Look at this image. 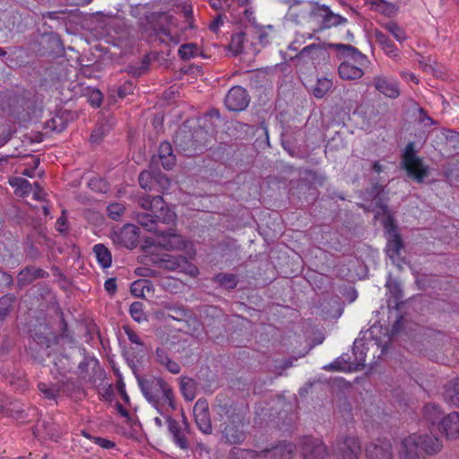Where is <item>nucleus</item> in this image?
<instances>
[{"mask_svg":"<svg viewBox=\"0 0 459 459\" xmlns=\"http://www.w3.org/2000/svg\"><path fill=\"white\" fill-rule=\"evenodd\" d=\"M214 411L215 420L220 421L219 429L225 441L231 445L242 443L247 437L244 413L229 402L218 403Z\"/></svg>","mask_w":459,"mask_h":459,"instance_id":"obj_1","label":"nucleus"},{"mask_svg":"<svg viewBox=\"0 0 459 459\" xmlns=\"http://www.w3.org/2000/svg\"><path fill=\"white\" fill-rule=\"evenodd\" d=\"M139 205L152 213H140L137 215L138 223L148 231H159L158 221L165 224L173 223L176 221V212L166 205L160 195H144L139 198Z\"/></svg>","mask_w":459,"mask_h":459,"instance_id":"obj_2","label":"nucleus"},{"mask_svg":"<svg viewBox=\"0 0 459 459\" xmlns=\"http://www.w3.org/2000/svg\"><path fill=\"white\" fill-rule=\"evenodd\" d=\"M137 380L143 394L155 408L168 406L175 409L172 389L163 379L149 377H137Z\"/></svg>","mask_w":459,"mask_h":459,"instance_id":"obj_3","label":"nucleus"},{"mask_svg":"<svg viewBox=\"0 0 459 459\" xmlns=\"http://www.w3.org/2000/svg\"><path fill=\"white\" fill-rule=\"evenodd\" d=\"M335 48L343 57L338 68L340 77L349 81L361 78L363 67L368 63V57L351 45L337 44Z\"/></svg>","mask_w":459,"mask_h":459,"instance_id":"obj_4","label":"nucleus"},{"mask_svg":"<svg viewBox=\"0 0 459 459\" xmlns=\"http://www.w3.org/2000/svg\"><path fill=\"white\" fill-rule=\"evenodd\" d=\"M377 211H376V218L380 219L387 238L385 252L387 256L394 263L400 256L403 249V242L397 232L394 220L389 213L386 204L377 202Z\"/></svg>","mask_w":459,"mask_h":459,"instance_id":"obj_5","label":"nucleus"},{"mask_svg":"<svg viewBox=\"0 0 459 459\" xmlns=\"http://www.w3.org/2000/svg\"><path fill=\"white\" fill-rule=\"evenodd\" d=\"M402 166L408 176L419 183L429 175V167L417 155L414 143H409L406 145L402 157Z\"/></svg>","mask_w":459,"mask_h":459,"instance_id":"obj_6","label":"nucleus"},{"mask_svg":"<svg viewBox=\"0 0 459 459\" xmlns=\"http://www.w3.org/2000/svg\"><path fill=\"white\" fill-rule=\"evenodd\" d=\"M154 244L166 250L186 249L189 258H193L195 255V250L192 243L186 240L182 235L177 234L174 231L160 232L157 235Z\"/></svg>","mask_w":459,"mask_h":459,"instance_id":"obj_7","label":"nucleus"},{"mask_svg":"<svg viewBox=\"0 0 459 459\" xmlns=\"http://www.w3.org/2000/svg\"><path fill=\"white\" fill-rule=\"evenodd\" d=\"M361 451L360 439L353 433L342 435L336 440L334 453L340 459H359Z\"/></svg>","mask_w":459,"mask_h":459,"instance_id":"obj_8","label":"nucleus"},{"mask_svg":"<svg viewBox=\"0 0 459 459\" xmlns=\"http://www.w3.org/2000/svg\"><path fill=\"white\" fill-rule=\"evenodd\" d=\"M299 449L303 459H325L327 456V447L319 439L303 437L299 441Z\"/></svg>","mask_w":459,"mask_h":459,"instance_id":"obj_9","label":"nucleus"},{"mask_svg":"<svg viewBox=\"0 0 459 459\" xmlns=\"http://www.w3.org/2000/svg\"><path fill=\"white\" fill-rule=\"evenodd\" d=\"M110 238L117 247L132 249L138 242V228L134 224H126L123 228L114 230Z\"/></svg>","mask_w":459,"mask_h":459,"instance_id":"obj_10","label":"nucleus"},{"mask_svg":"<svg viewBox=\"0 0 459 459\" xmlns=\"http://www.w3.org/2000/svg\"><path fill=\"white\" fill-rule=\"evenodd\" d=\"M366 459H394L393 445L388 439H377L366 446Z\"/></svg>","mask_w":459,"mask_h":459,"instance_id":"obj_11","label":"nucleus"},{"mask_svg":"<svg viewBox=\"0 0 459 459\" xmlns=\"http://www.w3.org/2000/svg\"><path fill=\"white\" fill-rule=\"evenodd\" d=\"M420 436L411 434L401 439L398 446V459H420Z\"/></svg>","mask_w":459,"mask_h":459,"instance_id":"obj_12","label":"nucleus"},{"mask_svg":"<svg viewBox=\"0 0 459 459\" xmlns=\"http://www.w3.org/2000/svg\"><path fill=\"white\" fill-rule=\"evenodd\" d=\"M194 417L198 429L206 435L212 434V427L206 400L199 399L194 406Z\"/></svg>","mask_w":459,"mask_h":459,"instance_id":"obj_13","label":"nucleus"},{"mask_svg":"<svg viewBox=\"0 0 459 459\" xmlns=\"http://www.w3.org/2000/svg\"><path fill=\"white\" fill-rule=\"evenodd\" d=\"M248 103V94L241 86L232 87L225 98V105L231 111H241L247 107Z\"/></svg>","mask_w":459,"mask_h":459,"instance_id":"obj_14","label":"nucleus"},{"mask_svg":"<svg viewBox=\"0 0 459 459\" xmlns=\"http://www.w3.org/2000/svg\"><path fill=\"white\" fill-rule=\"evenodd\" d=\"M358 350H359L358 341H356L354 342V346H353V353L355 356L354 362H348V360L345 359L344 356H341L340 358L336 359L332 363L324 366L323 368L325 370H328V371H351V370H353L355 366L362 364L365 361V354L362 351H360L359 356H358Z\"/></svg>","mask_w":459,"mask_h":459,"instance_id":"obj_15","label":"nucleus"},{"mask_svg":"<svg viewBox=\"0 0 459 459\" xmlns=\"http://www.w3.org/2000/svg\"><path fill=\"white\" fill-rule=\"evenodd\" d=\"M163 267L170 271H179L190 276L198 274V269L195 265L188 262L184 256L166 255L162 259Z\"/></svg>","mask_w":459,"mask_h":459,"instance_id":"obj_16","label":"nucleus"},{"mask_svg":"<svg viewBox=\"0 0 459 459\" xmlns=\"http://www.w3.org/2000/svg\"><path fill=\"white\" fill-rule=\"evenodd\" d=\"M327 56L326 50L319 44H311L305 47L296 56L302 64L316 65Z\"/></svg>","mask_w":459,"mask_h":459,"instance_id":"obj_17","label":"nucleus"},{"mask_svg":"<svg viewBox=\"0 0 459 459\" xmlns=\"http://www.w3.org/2000/svg\"><path fill=\"white\" fill-rule=\"evenodd\" d=\"M374 86L377 91L390 99H396L400 95L398 82L390 77L378 75L374 78Z\"/></svg>","mask_w":459,"mask_h":459,"instance_id":"obj_18","label":"nucleus"},{"mask_svg":"<svg viewBox=\"0 0 459 459\" xmlns=\"http://www.w3.org/2000/svg\"><path fill=\"white\" fill-rule=\"evenodd\" d=\"M297 446L289 442H282L272 448L262 450L264 459H291Z\"/></svg>","mask_w":459,"mask_h":459,"instance_id":"obj_19","label":"nucleus"},{"mask_svg":"<svg viewBox=\"0 0 459 459\" xmlns=\"http://www.w3.org/2000/svg\"><path fill=\"white\" fill-rule=\"evenodd\" d=\"M316 13L322 19V28L328 29L347 22V19L340 14L333 13L325 4L317 7Z\"/></svg>","mask_w":459,"mask_h":459,"instance_id":"obj_20","label":"nucleus"},{"mask_svg":"<svg viewBox=\"0 0 459 459\" xmlns=\"http://www.w3.org/2000/svg\"><path fill=\"white\" fill-rule=\"evenodd\" d=\"M439 429L447 438H457L459 437V413L455 411L444 416L440 421Z\"/></svg>","mask_w":459,"mask_h":459,"instance_id":"obj_21","label":"nucleus"},{"mask_svg":"<svg viewBox=\"0 0 459 459\" xmlns=\"http://www.w3.org/2000/svg\"><path fill=\"white\" fill-rule=\"evenodd\" d=\"M169 430L172 435L174 443L181 449L186 450L188 448V442L186 437V423L185 422V429H183L179 424L172 419H168Z\"/></svg>","mask_w":459,"mask_h":459,"instance_id":"obj_22","label":"nucleus"},{"mask_svg":"<svg viewBox=\"0 0 459 459\" xmlns=\"http://www.w3.org/2000/svg\"><path fill=\"white\" fill-rule=\"evenodd\" d=\"M420 447L429 455L437 454L442 449V441L436 436L430 434L419 435Z\"/></svg>","mask_w":459,"mask_h":459,"instance_id":"obj_23","label":"nucleus"},{"mask_svg":"<svg viewBox=\"0 0 459 459\" xmlns=\"http://www.w3.org/2000/svg\"><path fill=\"white\" fill-rule=\"evenodd\" d=\"M374 35L376 41L381 47L385 55L393 59H396L399 56V50L384 32L377 30Z\"/></svg>","mask_w":459,"mask_h":459,"instance_id":"obj_24","label":"nucleus"},{"mask_svg":"<svg viewBox=\"0 0 459 459\" xmlns=\"http://www.w3.org/2000/svg\"><path fill=\"white\" fill-rule=\"evenodd\" d=\"M159 157L164 169H170L175 164L176 158L170 143L163 142L159 148Z\"/></svg>","mask_w":459,"mask_h":459,"instance_id":"obj_25","label":"nucleus"},{"mask_svg":"<svg viewBox=\"0 0 459 459\" xmlns=\"http://www.w3.org/2000/svg\"><path fill=\"white\" fill-rule=\"evenodd\" d=\"M156 360L165 366L166 368L173 374H178L180 372V366L178 363L169 359L168 351L164 348H157Z\"/></svg>","mask_w":459,"mask_h":459,"instance_id":"obj_26","label":"nucleus"},{"mask_svg":"<svg viewBox=\"0 0 459 459\" xmlns=\"http://www.w3.org/2000/svg\"><path fill=\"white\" fill-rule=\"evenodd\" d=\"M9 184L15 188V194L20 196L28 195L33 191V185L23 178H9Z\"/></svg>","mask_w":459,"mask_h":459,"instance_id":"obj_27","label":"nucleus"},{"mask_svg":"<svg viewBox=\"0 0 459 459\" xmlns=\"http://www.w3.org/2000/svg\"><path fill=\"white\" fill-rule=\"evenodd\" d=\"M423 418L430 424L439 423L443 418V411L436 403H427L423 407Z\"/></svg>","mask_w":459,"mask_h":459,"instance_id":"obj_28","label":"nucleus"},{"mask_svg":"<svg viewBox=\"0 0 459 459\" xmlns=\"http://www.w3.org/2000/svg\"><path fill=\"white\" fill-rule=\"evenodd\" d=\"M93 253L98 263L103 268H108L111 265L112 258L109 250L102 244H97L93 247Z\"/></svg>","mask_w":459,"mask_h":459,"instance_id":"obj_29","label":"nucleus"},{"mask_svg":"<svg viewBox=\"0 0 459 459\" xmlns=\"http://www.w3.org/2000/svg\"><path fill=\"white\" fill-rule=\"evenodd\" d=\"M151 292H153V285L149 280H137L131 285V293L135 297H144Z\"/></svg>","mask_w":459,"mask_h":459,"instance_id":"obj_30","label":"nucleus"},{"mask_svg":"<svg viewBox=\"0 0 459 459\" xmlns=\"http://www.w3.org/2000/svg\"><path fill=\"white\" fill-rule=\"evenodd\" d=\"M444 397L450 403L459 406V379L451 381L446 385Z\"/></svg>","mask_w":459,"mask_h":459,"instance_id":"obj_31","label":"nucleus"},{"mask_svg":"<svg viewBox=\"0 0 459 459\" xmlns=\"http://www.w3.org/2000/svg\"><path fill=\"white\" fill-rule=\"evenodd\" d=\"M230 459H264L262 451L256 452L238 447L233 448L230 453Z\"/></svg>","mask_w":459,"mask_h":459,"instance_id":"obj_32","label":"nucleus"},{"mask_svg":"<svg viewBox=\"0 0 459 459\" xmlns=\"http://www.w3.org/2000/svg\"><path fill=\"white\" fill-rule=\"evenodd\" d=\"M333 82L326 77L318 78L312 92L316 98H323L332 88Z\"/></svg>","mask_w":459,"mask_h":459,"instance_id":"obj_33","label":"nucleus"},{"mask_svg":"<svg viewBox=\"0 0 459 459\" xmlns=\"http://www.w3.org/2000/svg\"><path fill=\"white\" fill-rule=\"evenodd\" d=\"M246 40V34L244 32H238L231 37L230 48L234 55H239L244 49V42Z\"/></svg>","mask_w":459,"mask_h":459,"instance_id":"obj_34","label":"nucleus"},{"mask_svg":"<svg viewBox=\"0 0 459 459\" xmlns=\"http://www.w3.org/2000/svg\"><path fill=\"white\" fill-rule=\"evenodd\" d=\"M384 28L390 32L399 43H403L407 39L405 31L397 23L388 22L384 25Z\"/></svg>","mask_w":459,"mask_h":459,"instance_id":"obj_35","label":"nucleus"},{"mask_svg":"<svg viewBox=\"0 0 459 459\" xmlns=\"http://www.w3.org/2000/svg\"><path fill=\"white\" fill-rule=\"evenodd\" d=\"M215 281L227 289H233L238 284V279L232 273H219L215 276Z\"/></svg>","mask_w":459,"mask_h":459,"instance_id":"obj_36","label":"nucleus"},{"mask_svg":"<svg viewBox=\"0 0 459 459\" xmlns=\"http://www.w3.org/2000/svg\"><path fill=\"white\" fill-rule=\"evenodd\" d=\"M130 315L136 322H143L146 320V316L143 311V304L139 301H135L131 304L129 309Z\"/></svg>","mask_w":459,"mask_h":459,"instance_id":"obj_37","label":"nucleus"},{"mask_svg":"<svg viewBox=\"0 0 459 459\" xmlns=\"http://www.w3.org/2000/svg\"><path fill=\"white\" fill-rule=\"evenodd\" d=\"M107 211H108V216L112 220L118 221V220H120V218L124 214V212L126 211V207H125V205L123 204L113 203V204H110L107 207Z\"/></svg>","mask_w":459,"mask_h":459,"instance_id":"obj_38","label":"nucleus"},{"mask_svg":"<svg viewBox=\"0 0 459 459\" xmlns=\"http://www.w3.org/2000/svg\"><path fill=\"white\" fill-rule=\"evenodd\" d=\"M385 287L389 290L390 293L393 295L394 299L399 300L402 299V287L398 281L392 279L391 277L388 278Z\"/></svg>","mask_w":459,"mask_h":459,"instance_id":"obj_39","label":"nucleus"},{"mask_svg":"<svg viewBox=\"0 0 459 459\" xmlns=\"http://www.w3.org/2000/svg\"><path fill=\"white\" fill-rule=\"evenodd\" d=\"M14 299L13 296L6 295L0 299V317L5 316L13 307Z\"/></svg>","mask_w":459,"mask_h":459,"instance_id":"obj_40","label":"nucleus"},{"mask_svg":"<svg viewBox=\"0 0 459 459\" xmlns=\"http://www.w3.org/2000/svg\"><path fill=\"white\" fill-rule=\"evenodd\" d=\"M38 387L39 392L49 400L55 399L58 394V389L54 385L48 386L45 383H39Z\"/></svg>","mask_w":459,"mask_h":459,"instance_id":"obj_41","label":"nucleus"},{"mask_svg":"<svg viewBox=\"0 0 459 459\" xmlns=\"http://www.w3.org/2000/svg\"><path fill=\"white\" fill-rule=\"evenodd\" d=\"M197 47L195 44H184L178 49L179 56L184 59H189L195 56Z\"/></svg>","mask_w":459,"mask_h":459,"instance_id":"obj_42","label":"nucleus"},{"mask_svg":"<svg viewBox=\"0 0 459 459\" xmlns=\"http://www.w3.org/2000/svg\"><path fill=\"white\" fill-rule=\"evenodd\" d=\"M152 176L148 171H143L139 176V184L143 189H151L152 185Z\"/></svg>","mask_w":459,"mask_h":459,"instance_id":"obj_43","label":"nucleus"},{"mask_svg":"<svg viewBox=\"0 0 459 459\" xmlns=\"http://www.w3.org/2000/svg\"><path fill=\"white\" fill-rule=\"evenodd\" d=\"M36 276L32 273L31 270L26 268L22 270L18 275V283L21 285L30 282Z\"/></svg>","mask_w":459,"mask_h":459,"instance_id":"obj_44","label":"nucleus"},{"mask_svg":"<svg viewBox=\"0 0 459 459\" xmlns=\"http://www.w3.org/2000/svg\"><path fill=\"white\" fill-rule=\"evenodd\" d=\"M89 186L96 192H106L108 190L106 182L98 178L91 179L89 181Z\"/></svg>","mask_w":459,"mask_h":459,"instance_id":"obj_45","label":"nucleus"},{"mask_svg":"<svg viewBox=\"0 0 459 459\" xmlns=\"http://www.w3.org/2000/svg\"><path fill=\"white\" fill-rule=\"evenodd\" d=\"M95 444L99 445L100 447L105 449H111L115 447V443L111 440L102 438V437H92Z\"/></svg>","mask_w":459,"mask_h":459,"instance_id":"obj_46","label":"nucleus"},{"mask_svg":"<svg viewBox=\"0 0 459 459\" xmlns=\"http://www.w3.org/2000/svg\"><path fill=\"white\" fill-rule=\"evenodd\" d=\"M126 335H127L129 341L132 343H134L140 347H143V343L142 342L140 337L138 336V334L135 332H134L131 329L126 328Z\"/></svg>","mask_w":459,"mask_h":459,"instance_id":"obj_47","label":"nucleus"},{"mask_svg":"<svg viewBox=\"0 0 459 459\" xmlns=\"http://www.w3.org/2000/svg\"><path fill=\"white\" fill-rule=\"evenodd\" d=\"M67 219L65 215V212H63V214L57 219L56 223V229L59 232H65L67 230Z\"/></svg>","mask_w":459,"mask_h":459,"instance_id":"obj_48","label":"nucleus"},{"mask_svg":"<svg viewBox=\"0 0 459 459\" xmlns=\"http://www.w3.org/2000/svg\"><path fill=\"white\" fill-rule=\"evenodd\" d=\"M223 22H224L223 17L221 15H218L212 21V22L209 25V28L213 32H217L220 30V28L222 26Z\"/></svg>","mask_w":459,"mask_h":459,"instance_id":"obj_49","label":"nucleus"},{"mask_svg":"<svg viewBox=\"0 0 459 459\" xmlns=\"http://www.w3.org/2000/svg\"><path fill=\"white\" fill-rule=\"evenodd\" d=\"M105 134V130L102 126H99L91 134V141L92 143H98Z\"/></svg>","mask_w":459,"mask_h":459,"instance_id":"obj_50","label":"nucleus"},{"mask_svg":"<svg viewBox=\"0 0 459 459\" xmlns=\"http://www.w3.org/2000/svg\"><path fill=\"white\" fill-rule=\"evenodd\" d=\"M31 193H33V197L35 200L40 201L44 199L45 193L38 183L33 184V191Z\"/></svg>","mask_w":459,"mask_h":459,"instance_id":"obj_51","label":"nucleus"},{"mask_svg":"<svg viewBox=\"0 0 459 459\" xmlns=\"http://www.w3.org/2000/svg\"><path fill=\"white\" fill-rule=\"evenodd\" d=\"M156 181L163 189L168 188L170 185L169 179L164 174H159L156 178Z\"/></svg>","mask_w":459,"mask_h":459,"instance_id":"obj_52","label":"nucleus"},{"mask_svg":"<svg viewBox=\"0 0 459 459\" xmlns=\"http://www.w3.org/2000/svg\"><path fill=\"white\" fill-rule=\"evenodd\" d=\"M102 95L100 91H95L91 93V102L93 106L99 107L101 103Z\"/></svg>","mask_w":459,"mask_h":459,"instance_id":"obj_53","label":"nucleus"},{"mask_svg":"<svg viewBox=\"0 0 459 459\" xmlns=\"http://www.w3.org/2000/svg\"><path fill=\"white\" fill-rule=\"evenodd\" d=\"M105 289L109 293H114L117 289L116 280L114 278H109L105 281Z\"/></svg>","mask_w":459,"mask_h":459,"instance_id":"obj_54","label":"nucleus"},{"mask_svg":"<svg viewBox=\"0 0 459 459\" xmlns=\"http://www.w3.org/2000/svg\"><path fill=\"white\" fill-rule=\"evenodd\" d=\"M420 121L425 124V126L432 125L434 123L433 119L429 117L422 108L420 109Z\"/></svg>","mask_w":459,"mask_h":459,"instance_id":"obj_55","label":"nucleus"},{"mask_svg":"<svg viewBox=\"0 0 459 459\" xmlns=\"http://www.w3.org/2000/svg\"><path fill=\"white\" fill-rule=\"evenodd\" d=\"M401 75H402V77H403V79H405V80H407V81H411V82H415V83H418V82H419V81H418V79L416 78V76H415L413 74H411V73H409V72H402V73H401Z\"/></svg>","mask_w":459,"mask_h":459,"instance_id":"obj_56","label":"nucleus"},{"mask_svg":"<svg viewBox=\"0 0 459 459\" xmlns=\"http://www.w3.org/2000/svg\"><path fill=\"white\" fill-rule=\"evenodd\" d=\"M255 12L252 8H247L244 12V16L249 22H255Z\"/></svg>","mask_w":459,"mask_h":459,"instance_id":"obj_57","label":"nucleus"},{"mask_svg":"<svg viewBox=\"0 0 459 459\" xmlns=\"http://www.w3.org/2000/svg\"><path fill=\"white\" fill-rule=\"evenodd\" d=\"M383 192V186L380 185H376L372 187L370 195H372L375 198H377Z\"/></svg>","mask_w":459,"mask_h":459,"instance_id":"obj_58","label":"nucleus"},{"mask_svg":"<svg viewBox=\"0 0 459 459\" xmlns=\"http://www.w3.org/2000/svg\"><path fill=\"white\" fill-rule=\"evenodd\" d=\"M187 385H190L192 386L193 385V382L190 380L188 383H185L183 384L182 385V389L184 391V394L185 396L188 399V400H192L194 398V394H186V386Z\"/></svg>","mask_w":459,"mask_h":459,"instance_id":"obj_59","label":"nucleus"},{"mask_svg":"<svg viewBox=\"0 0 459 459\" xmlns=\"http://www.w3.org/2000/svg\"><path fill=\"white\" fill-rule=\"evenodd\" d=\"M34 170H35V168L25 169L23 170V172H22V175L27 176L29 178H33L34 177Z\"/></svg>","mask_w":459,"mask_h":459,"instance_id":"obj_60","label":"nucleus"},{"mask_svg":"<svg viewBox=\"0 0 459 459\" xmlns=\"http://www.w3.org/2000/svg\"><path fill=\"white\" fill-rule=\"evenodd\" d=\"M210 4L214 9H219L221 7V0H210Z\"/></svg>","mask_w":459,"mask_h":459,"instance_id":"obj_61","label":"nucleus"},{"mask_svg":"<svg viewBox=\"0 0 459 459\" xmlns=\"http://www.w3.org/2000/svg\"><path fill=\"white\" fill-rule=\"evenodd\" d=\"M1 274L3 276V281H4L7 284H11L13 282V278L11 275L4 273H1Z\"/></svg>","mask_w":459,"mask_h":459,"instance_id":"obj_62","label":"nucleus"},{"mask_svg":"<svg viewBox=\"0 0 459 459\" xmlns=\"http://www.w3.org/2000/svg\"><path fill=\"white\" fill-rule=\"evenodd\" d=\"M117 411H118V412H119L122 416H124V417H127V416H128V412H127V411H126L125 408H123V406H122V405H120V404H117Z\"/></svg>","mask_w":459,"mask_h":459,"instance_id":"obj_63","label":"nucleus"},{"mask_svg":"<svg viewBox=\"0 0 459 459\" xmlns=\"http://www.w3.org/2000/svg\"><path fill=\"white\" fill-rule=\"evenodd\" d=\"M372 168L377 173H379V172H381L383 170V167H382V165L379 162H375L373 164Z\"/></svg>","mask_w":459,"mask_h":459,"instance_id":"obj_64","label":"nucleus"}]
</instances>
